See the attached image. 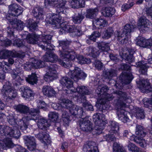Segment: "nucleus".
Wrapping results in <instances>:
<instances>
[{
	"instance_id": "obj_1",
	"label": "nucleus",
	"mask_w": 152,
	"mask_h": 152,
	"mask_svg": "<svg viewBox=\"0 0 152 152\" xmlns=\"http://www.w3.org/2000/svg\"><path fill=\"white\" fill-rule=\"evenodd\" d=\"M115 94L117 95L118 99L115 100L117 109V114L119 120L124 123L128 121L129 119L125 113L124 108L128 107L125 102L130 103L132 102L130 96L125 92L121 91H116Z\"/></svg>"
},
{
	"instance_id": "obj_2",
	"label": "nucleus",
	"mask_w": 152,
	"mask_h": 152,
	"mask_svg": "<svg viewBox=\"0 0 152 152\" xmlns=\"http://www.w3.org/2000/svg\"><path fill=\"white\" fill-rule=\"evenodd\" d=\"M52 36L50 34H42L39 37L38 45L42 49L48 50L43 56L44 61L55 62L58 60V56L53 53L52 50H54V46L51 44Z\"/></svg>"
},
{
	"instance_id": "obj_3",
	"label": "nucleus",
	"mask_w": 152,
	"mask_h": 152,
	"mask_svg": "<svg viewBox=\"0 0 152 152\" xmlns=\"http://www.w3.org/2000/svg\"><path fill=\"white\" fill-rule=\"evenodd\" d=\"M61 16L56 15L49 19L50 23L55 25L56 28H60L59 34H62L66 33H73L75 31L77 27L74 25H69L66 22L61 23Z\"/></svg>"
},
{
	"instance_id": "obj_4",
	"label": "nucleus",
	"mask_w": 152,
	"mask_h": 152,
	"mask_svg": "<svg viewBox=\"0 0 152 152\" xmlns=\"http://www.w3.org/2000/svg\"><path fill=\"white\" fill-rule=\"evenodd\" d=\"M39 113V111L38 109L31 108L29 114L27 116L19 119L18 125L20 129L23 131H26L28 126V121L31 120H36L37 118V114Z\"/></svg>"
},
{
	"instance_id": "obj_5",
	"label": "nucleus",
	"mask_w": 152,
	"mask_h": 152,
	"mask_svg": "<svg viewBox=\"0 0 152 152\" xmlns=\"http://www.w3.org/2000/svg\"><path fill=\"white\" fill-rule=\"evenodd\" d=\"M61 1V2L60 1L59 2L58 0H45V6L49 5L53 7H55L56 12L58 13L52 16L51 18L56 15L61 16L62 14L66 12V10L68 8V6L66 5V1L63 0Z\"/></svg>"
},
{
	"instance_id": "obj_6",
	"label": "nucleus",
	"mask_w": 152,
	"mask_h": 152,
	"mask_svg": "<svg viewBox=\"0 0 152 152\" xmlns=\"http://www.w3.org/2000/svg\"><path fill=\"white\" fill-rule=\"evenodd\" d=\"M1 94L7 102L9 101L10 100L13 99L18 95L17 92L11 86L10 82L7 81L3 85L1 90Z\"/></svg>"
},
{
	"instance_id": "obj_7",
	"label": "nucleus",
	"mask_w": 152,
	"mask_h": 152,
	"mask_svg": "<svg viewBox=\"0 0 152 152\" xmlns=\"http://www.w3.org/2000/svg\"><path fill=\"white\" fill-rule=\"evenodd\" d=\"M135 133L137 135L133 136V140L135 142L138 144L141 147H144L146 143L143 137L147 134L146 129L142 126L137 124L136 126Z\"/></svg>"
},
{
	"instance_id": "obj_8",
	"label": "nucleus",
	"mask_w": 152,
	"mask_h": 152,
	"mask_svg": "<svg viewBox=\"0 0 152 152\" xmlns=\"http://www.w3.org/2000/svg\"><path fill=\"white\" fill-rule=\"evenodd\" d=\"M67 75L76 81L80 79L84 80L87 76L86 74L81 70L80 68L77 67H75L73 70H70Z\"/></svg>"
},
{
	"instance_id": "obj_9",
	"label": "nucleus",
	"mask_w": 152,
	"mask_h": 152,
	"mask_svg": "<svg viewBox=\"0 0 152 152\" xmlns=\"http://www.w3.org/2000/svg\"><path fill=\"white\" fill-rule=\"evenodd\" d=\"M0 148L3 149L14 148L16 152H21L24 148L18 145H15L12 142L11 139L9 138L4 139L2 143H0Z\"/></svg>"
},
{
	"instance_id": "obj_10",
	"label": "nucleus",
	"mask_w": 152,
	"mask_h": 152,
	"mask_svg": "<svg viewBox=\"0 0 152 152\" xmlns=\"http://www.w3.org/2000/svg\"><path fill=\"white\" fill-rule=\"evenodd\" d=\"M101 115L99 113L94 115L93 117V120L96 126L95 130L97 131L96 133L98 134L102 133V131L104 129L106 125L105 121L101 119Z\"/></svg>"
},
{
	"instance_id": "obj_11",
	"label": "nucleus",
	"mask_w": 152,
	"mask_h": 152,
	"mask_svg": "<svg viewBox=\"0 0 152 152\" xmlns=\"http://www.w3.org/2000/svg\"><path fill=\"white\" fill-rule=\"evenodd\" d=\"M131 73L123 72L119 77V79L121 82V85L116 82L114 86L117 88H120L121 87L123 84H127L129 83L133 78Z\"/></svg>"
},
{
	"instance_id": "obj_12",
	"label": "nucleus",
	"mask_w": 152,
	"mask_h": 152,
	"mask_svg": "<svg viewBox=\"0 0 152 152\" xmlns=\"http://www.w3.org/2000/svg\"><path fill=\"white\" fill-rule=\"evenodd\" d=\"M9 14L6 16V18L9 20H11V16H18L22 12V7L16 4H12L9 6Z\"/></svg>"
},
{
	"instance_id": "obj_13",
	"label": "nucleus",
	"mask_w": 152,
	"mask_h": 152,
	"mask_svg": "<svg viewBox=\"0 0 152 152\" xmlns=\"http://www.w3.org/2000/svg\"><path fill=\"white\" fill-rule=\"evenodd\" d=\"M56 65H51L47 67L49 71L45 74L44 77V80L46 82H49L56 78L57 73L56 71L57 68Z\"/></svg>"
},
{
	"instance_id": "obj_14",
	"label": "nucleus",
	"mask_w": 152,
	"mask_h": 152,
	"mask_svg": "<svg viewBox=\"0 0 152 152\" xmlns=\"http://www.w3.org/2000/svg\"><path fill=\"white\" fill-rule=\"evenodd\" d=\"M64 56L61 57L63 59V60L61 59L58 60L59 63L62 66L65 67L68 66L69 64L70 63L69 62L70 60H73L75 58L76 55L75 53L72 50H71L70 52H68L65 54H64Z\"/></svg>"
},
{
	"instance_id": "obj_15",
	"label": "nucleus",
	"mask_w": 152,
	"mask_h": 152,
	"mask_svg": "<svg viewBox=\"0 0 152 152\" xmlns=\"http://www.w3.org/2000/svg\"><path fill=\"white\" fill-rule=\"evenodd\" d=\"M149 22L145 18L141 17L138 21V26L141 33H145L149 29Z\"/></svg>"
},
{
	"instance_id": "obj_16",
	"label": "nucleus",
	"mask_w": 152,
	"mask_h": 152,
	"mask_svg": "<svg viewBox=\"0 0 152 152\" xmlns=\"http://www.w3.org/2000/svg\"><path fill=\"white\" fill-rule=\"evenodd\" d=\"M70 42L68 41H60L59 42V53L61 57L64 56L68 52L71 51L69 46Z\"/></svg>"
},
{
	"instance_id": "obj_17",
	"label": "nucleus",
	"mask_w": 152,
	"mask_h": 152,
	"mask_svg": "<svg viewBox=\"0 0 152 152\" xmlns=\"http://www.w3.org/2000/svg\"><path fill=\"white\" fill-rule=\"evenodd\" d=\"M79 124L80 128L83 131L90 132L93 129L92 124L86 118H82L80 120Z\"/></svg>"
},
{
	"instance_id": "obj_18",
	"label": "nucleus",
	"mask_w": 152,
	"mask_h": 152,
	"mask_svg": "<svg viewBox=\"0 0 152 152\" xmlns=\"http://www.w3.org/2000/svg\"><path fill=\"white\" fill-rule=\"evenodd\" d=\"M20 90L22 94V96L26 99H28L30 97H33L34 96V93L33 91L27 86L21 87Z\"/></svg>"
},
{
	"instance_id": "obj_19",
	"label": "nucleus",
	"mask_w": 152,
	"mask_h": 152,
	"mask_svg": "<svg viewBox=\"0 0 152 152\" xmlns=\"http://www.w3.org/2000/svg\"><path fill=\"white\" fill-rule=\"evenodd\" d=\"M134 51L132 49H129L122 53V56L123 59L127 61L129 63H131L134 61V58L133 56Z\"/></svg>"
},
{
	"instance_id": "obj_20",
	"label": "nucleus",
	"mask_w": 152,
	"mask_h": 152,
	"mask_svg": "<svg viewBox=\"0 0 152 152\" xmlns=\"http://www.w3.org/2000/svg\"><path fill=\"white\" fill-rule=\"evenodd\" d=\"M73 92L77 91L79 94L82 96V98L86 100V97L84 96L85 95H89L91 93V91H89L87 87L85 86H79L77 87L76 89L73 90H71Z\"/></svg>"
},
{
	"instance_id": "obj_21",
	"label": "nucleus",
	"mask_w": 152,
	"mask_h": 152,
	"mask_svg": "<svg viewBox=\"0 0 152 152\" xmlns=\"http://www.w3.org/2000/svg\"><path fill=\"white\" fill-rule=\"evenodd\" d=\"M45 130H42L39 133L35 135V137L40 140H42L44 144H47L46 143H49V135Z\"/></svg>"
},
{
	"instance_id": "obj_22",
	"label": "nucleus",
	"mask_w": 152,
	"mask_h": 152,
	"mask_svg": "<svg viewBox=\"0 0 152 152\" xmlns=\"http://www.w3.org/2000/svg\"><path fill=\"white\" fill-rule=\"evenodd\" d=\"M8 130L7 136L13 137L16 139H18L20 138L21 133L18 128L9 126Z\"/></svg>"
},
{
	"instance_id": "obj_23",
	"label": "nucleus",
	"mask_w": 152,
	"mask_h": 152,
	"mask_svg": "<svg viewBox=\"0 0 152 152\" xmlns=\"http://www.w3.org/2000/svg\"><path fill=\"white\" fill-rule=\"evenodd\" d=\"M83 150L86 152H99L97 146L93 141H90L87 144L84 145Z\"/></svg>"
},
{
	"instance_id": "obj_24",
	"label": "nucleus",
	"mask_w": 152,
	"mask_h": 152,
	"mask_svg": "<svg viewBox=\"0 0 152 152\" xmlns=\"http://www.w3.org/2000/svg\"><path fill=\"white\" fill-rule=\"evenodd\" d=\"M93 29L102 28L105 26L107 22L102 18L94 19L93 20Z\"/></svg>"
},
{
	"instance_id": "obj_25",
	"label": "nucleus",
	"mask_w": 152,
	"mask_h": 152,
	"mask_svg": "<svg viewBox=\"0 0 152 152\" xmlns=\"http://www.w3.org/2000/svg\"><path fill=\"white\" fill-rule=\"evenodd\" d=\"M38 21H35L32 19H30L26 23V26L29 31L31 32L37 30L38 29L37 24L39 23Z\"/></svg>"
},
{
	"instance_id": "obj_26",
	"label": "nucleus",
	"mask_w": 152,
	"mask_h": 152,
	"mask_svg": "<svg viewBox=\"0 0 152 152\" xmlns=\"http://www.w3.org/2000/svg\"><path fill=\"white\" fill-rule=\"evenodd\" d=\"M117 39L119 43L122 44H125L128 42L130 35H129L120 32H117Z\"/></svg>"
},
{
	"instance_id": "obj_27",
	"label": "nucleus",
	"mask_w": 152,
	"mask_h": 152,
	"mask_svg": "<svg viewBox=\"0 0 152 152\" xmlns=\"http://www.w3.org/2000/svg\"><path fill=\"white\" fill-rule=\"evenodd\" d=\"M33 16L37 20H42L43 19V9L39 7H35L32 11Z\"/></svg>"
},
{
	"instance_id": "obj_28",
	"label": "nucleus",
	"mask_w": 152,
	"mask_h": 152,
	"mask_svg": "<svg viewBox=\"0 0 152 152\" xmlns=\"http://www.w3.org/2000/svg\"><path fill=\"white\" fill-rule=\"evenodd\" d=\"M42 91L45 95L48 97L54 96L56 94V92L53 88L49 86H43L42 88Z\"/></svg>"
},
{
	"instance_id": "obj_29",
	"label": "nucleus",
	"mask_w": 152,
	"mask_h": 152,
	"mask_svg": "<svg viewBox=\"0 0 152 152\" xmlns=\"http://www.w3.org/2000/svg\"><path fill=\"white\" fill-rule=\"evenodd\" d=\"M115 11L114 8L107 7L103 9L102 13L105 17H111L114 14Z\"/></svg>"
},
{
	"instance_id": "obj_30",
	"label": "nucleus",
	"mask_w": 152,
	"mask_h": 152,
	"mask_svg": "<svg viewBox=\"0 0 152 152\" xmlns=\"http://www.w3.org/2000/svg\"><path fill=\"white\" fill-rule=\"evenodd\" d=\"M14 108L18 112L23 114H27L28 113V114H29L31 110H29V108L28 107L21 104H19L15 106L14 107Z\"/></svg>"
},
{
	"instance_id": "obj_31",
	"label": "nucleus",
	"mask_w": 152,
	"mask_h": 152,
	"mask_svg": "<svg viewBox=\"0 0 152 152\" xmlns=\"http://www.w3.org/2000/svg\"><path fill=\"white\" fill-rule=\"evenodd\" d=\"M60 82L64 87L68 88H71L73 86V82L69 78L67 77H62Z\"/></svg>"
},
{
	"instance_id": "obj_32",
	"label": "nucleus",
	"mask_w": 152,
	"mask_h": 152,
	"mask_svg": "<svg viewBox=\"0 0 152 152\" xmlns=\"http://www.w3.org/2000/svg\"><path fill=\"white\" fill-rule=\"evenodd\" d=\"M37 125L39 129L45 130H46L50 126L48 123V120L44 118H42L38 120Z\"/></svg>"
},
{
	"instance_id": "obj_33",
	"label": "nucleus",
	"mask_w": 152,
	"mask_h": 152,
	"mask_svg": "<svg viewBox=\"0 0 152 152\" xmlns=\"http://www.w3.org/2000/svg\"><path fill=\"white\" fill-rule=\"evenodd\" d=\"M10 20L11 24L17 30H22L23 29L24 25L23 23L21 20L16 19Z\"/></svg>"
},
{
	"instance_id": "obj_34",
	"label": "nucleus",
	"mask_w": 152,
	"mask_h": 152,
	"mask_svg": "<svg viewBox=\"0 0 152 152\" xmlns=\"http://www.w3.org/2000/svg\"><path fill=\"white\" fill-rule=\"evenodd\" d=\"M39 36L35 34H29L26 37L27 42L30 44H37L38 45L39 43L38 41Z\"/></svg>"
},
{
	"instance_id": "obj_35",
	"label": "nucleus",
	"mask_w": 152,
	"mask_h": 152,
	"mask_svg": "<svg viewBox=\"0 0 152 152\" xmlns=\"http://www.w3.org/2000/svg\"><path fill=\"white\" fill-rule=\"evenodd\" d=\"M70 5L73 8H79L84 7L85 0H72L70 3Z\"/></svg>"
},
{
	"instance_id": "obj_36",
	"label": "nucleus",
	"mask_w": 152,
	"mask_h": 152,
	"mask_svg": "<svg viewBox=\"0 0 152 152\" xmlns=\"http://www.w3.org/2000/svg\"><path fill=\"white\" fill-rule=\"evenodd\" d=\"M98 12V10L97 8L88 9L87 10L86 17L90 19L94 18L96 16Z\"/></svg>"
},
{
	"instance_id": "obj_37",
	"label": "nucleus",
	"mask_w": 152,
	"mask_h": 152,
	"mask_svg": "<svg viewBox=\"0 0 152 152\" xmlns=\"http://www.w3.org/2000/svg\"><path fill=\"white\" fill-rule=\"evenodd\" d=\"M102 98L98 100L99 104H105L107 101L112 100L114 96L112 94H109L106 93L102 97Z\"/></svg>"
},
{
	"instance_id": "obj_38",
	"label": "nucleus",
	"mask_w": 152,
	"mask_h": 152,
	"mask_svg": "<svg viewBox=\"0 0 152 152\" xmlns=\"http://www.w3.org/2000/svg\"><path fill=\"white\" fill-rule=\"evenodd\" d=\"M109 123L111 132L114 133L115 135H118V131L119 129L118 124L115 121H109Z\"/></svg>"
},
{
	"instance_id": "obj_39",
	"label": "nucleus",
	"mask_w": 152,
	"mask_h": 152,
	"mask_svg": "<svg viewBox=\"0 0 152 152\" xmlns=\"http://www.w3.org/2000/svg\"><path fill=\"white\" fill-rule=\"evenodd\" d=\"M108 90L107 86L104 85H101L99 86L96 90V92L98 95H100L102 97L106 93V92Z\"/></svg>"
},
{
	"instance_id": "obj_40",
	"label": "nucleus",
	"mask_w": 152,
	"mask_h": 152,
	"mask_svg": "<svg viewBox=\"0 0 152 152\" xmlns=\"http://www.w3.org/2000/svg\"><path fill=\"white\" fill-rule=\"evenodd\" d=\"M104 76L108 79H111L117 75V70L114 69L108 70L104 72Z\"/></svg>"
},
{
	"instance_id": "obj_41",
	"label": "nucleus",
	"mask_w": 152,
	"mask_h": 152,
	"mask_svg": "<svg viewBox=\"0 0 152 152\" xmlns=\"http://www.w3.org/2000/svg\"><path fill=\"white\" fill-rule=\"evenodd\" d=\"M37 77L35 73H32L31 75H28L26 78V81L31 85L36 84L37 81Z\"/></svg>"
},
{
	"instance_id": "obj_42",
	"label": "nucleus",
	"mask_w": 152,
	"mask_h": 152,
	"mask_svg": "<svg viewBox=\"0 0 152 152\" xmlns=\"http://www.w3.org/2000/svg\"><path fill=\"white\" fill-rule=\"evenodd\" d=\"M135 27L133 25L129 24H127L124 26L123 31L121 32L125 34L130 35L131 32H133Z\"/></svg>"
},
{
	"instance_id": "obj_43",
	"label": "nucleus",
	"mask_w": 152,
	"mask_h": 152,
	"mask_svg": "<svg viewBox=\"0 0 152 152\" xmlns=\"http://www.w3.org/2000/svg\"><path fill=\"white\" fill-rule=\"evenodd\" d=\"M13 52L7 50H3L0 51V58L6 59L9 56H13Z\"/></svg>"
},
{
	"instance_id": "obj_44",
	"label": "nucleus",
	"mask_w": 152,
	"mask_h": 152,
	"mask_svg": "<svg viewBox=\"0 0 152 152\" xmlns=\"http://www.w3.org/2000/svg\"><path fill=\"white\" fill-rule=\"evenodd\" d=\"M20 71L19 69H17L15 72H13L12 74V78L15 79L16 81L18 82L19 84H20V82L23 80L22 79L20 76V73H22L21 70L20 72H18L17 71Z\"/></svg>"
},
{
	"instance_id": "obj_45",
	"label": "nucleus",
	"mask_w": 152,
	"mask_h": 152,
	"mask_svg": "<svg viewBox=\"0 0 152 152\" xmlns=\"http://www.w3.org/2000/svg\"><path fill=\"white\" fill-rule=\"evenodd\" d=\"M62 105L63 107L67 109L70 110L75 105L73 104L72 102L69 99H63L62 100Z\"/></svg>"
},
{
	"instance_id": "obj_46",
	"label": "nucleus",
	"mask_w": 152,
	"mask_h": 152,
	"mask_svg": "<svg viewBox=\"0 0 152 152\" xmlns=\"http://www.w3.org/2000/svg\"><path fill=\"white\" fill-rule=\"evenodd\" d=\"M98 47L99 48L104 51L107 52L110 49V47L108 43L102 42L97 43Z\"/></svg>"
},
{
	"instance_id": "obj_47",
	"label": "nucleus",
	"mask_w": 152,
	"mask_h": 152,
	"mask_svg": "<svg viewBox=\"0 0 152 152\" xmlns=\"http://www.w3.org/2000/svg\"><path fill=\"white\" fill-rule=\"evenodd\" d=\"M31 65L34 68L37 69L45 67V64L44 61L41 60H35L31 63Z\"/></svg>"
},
{
	"instance_id": "obj_48",
	"label": "nucleus",
	"mask_w": 152,
	"mask_h": 152,
	"mask_svg": "<svg viewBox=\"0 0 152 152\" xmlns=\"http://www.w3.org/2000/svg\"><path fill=\"white\" fill-rule=\"evenodd\" d=\"M84 18L82 15L78 13L77 15H75L72 17V20L75 23H80Z\"/></svg>"
},
{
	"instance_id": "obj_49",
	"label": "nucleus",
	"mask_w": 152,
	"mask_h": 152,
	"mask_svg": "<svg viewBox=\"0 0 152 152\" xmlns=\"http://www.w3.org/2000/svg\"><path fill=\"white\" fill-rule=\"evenodd\" d=\"M62 119L65 125H68L70 120L68 113L66 111H63L62 115Z\"/></svg>"
},
{
	"instance_id": "obj_50",
	"label": "nucleus",
	"mask_w": 152,
	"mask_h": 152,
	"mask_svg": "<svg viewBox=\"0 0 152 152\" xmlns=\"http://www.w3.org/2000/svg\"><path fill=\"white\" fill-rule=\"evenodd\" d=\"M48 117L51 121L55 122L58 119V114L56 112H51L49 113Z\"/></svg>"
},
{
	"instance_id": "obj_51",
	"label": "nucleus",
	"mask_w": 152,
	"mask_h": 152,
	"mask_svg": "<svg viewBox=\"0 0 152 152\" xmlns=\"http://www.w3.org/2000/svg\"><path fill=\"white\" fill-rule=\"evenodd\" d=\"M9 126L6 125H0V136H7Z\"/></svg>"
},
{
	"instance_id": "obj_52",
	"label": "nucleus",
	"mask_w": 152,
	"mask_h": 152,
	"mask_svg": "<svg viewBox=\"0 0 152 152\" xmlns=\"http://www.w3.org/2000/svg\"><path fill=\"white\" fill-rule=\"evenodd\" d=\"M114 31L112 28H109L104 31L102 36V38L105 39H108L113 34Z\"/></svg>"
},
{
	"instance_id": "obj_53",
	"label": "nucleus",
	"mask_w": 152,
	"mask_h": 152,
	"mask_svg": "<svg viewBox=\"0 0 152 152\" xmlns=\"http://www.w3.org/2000/svg\"><path fill=\"white\" fill-rule=\"evenodd\" d=\"M89 54L93 57L95 58L99 54V50L95 48L90 47L89 48Z\"/></svg>"
},
{
	"instance_id": "obj_54",
	"label": "nucleus",
	"mask_w": 152,
	"mask_h": 152,
	"mask_svg": "<svg viewBox=\"0 0 152 152\" xmlns=\"http://www.w3.org/2000/svg\"><path fill=\"white\" fill-rule=\"evenodd\" d=\"M137 44L140 47H146V40L144 38L141 37H139L137 38Z\"/></svg>"
},
{
	"instance_id": "obj_55",
	"label": "nucleus",
	"mask_w": 152,
	"mask_h": 152,
	"mask_svg": "<svg viewBox=\"0 0 152 152\" xmlns=\"http://www.w3.org/2000/svg\"><path fill=\"white\" fill-rule=\"evenodd\" d=\"M85 100V102H83V106L86 110L88 111H93L94 110L93 106L90 102L86 101V100L84 99Z\"/></svg>"
},
{
	"instance_id": "obj_56",
	"label": "nucleus",
	"mask_w": 152,
	"mask_h": 152,
	"mask_svg": "<svg viewBox=\"0 0 152 152\" xmlns=\"http://www.w3.org/2000/svg\"><path fill=\"white\" fill-rule=\"evenodd\" d=\"M135 116L138 119H143L145 117L144 111L143 110L138 108L137 109Z\"/></svg>"
},
{
	"instance_id": "obj_57",
	"label": "nucleus",
	"mask_w": 152,
	"mask_h": 152,
	"mask_svg": "<svg viewBox=\"0 0 152 152\" xmlns=\"http://www.w3.org/2000/svg\"><path fill=\"white\" fill-rule=\"evenodd\" d=\"M101 36L100 33L97 31H94L89 36V39L94 42H95L96 39Z\"/></svg>"
},
{
	"instance_id": "obj_58",
	"label": "nucleus",
	"mask_w": 152,
	"mask_h": 152,
	"mask_svg": "<svg viewBox=\"0 0 152 152\" xmlns=\"http://www.w3.org/2000/svg\"><path fill=\"white\" fill-rule=\"evenodd\" d=\"M116 135L114 133L113 134H110L104 136V137L106 141L108 142H111L114 141L115 140L116 138L115 137Z\"/></svg>"
},
{
	"instance_id": "obj_59",
	"label": "nucleus",
	"mask_w": 152,
	"mask_h": 152,
	"mask_svg": "<svg viewBox=\"0 0 152 152\" xmlns=\"http://www.w3.org/2000/svg\"><path fill=\"white\" fill-rule=\"evenodd\" d=\"M7 121L8 123L11 125H15L17 124L16 120L13 115H10L7 116Z\"/></svg>"
},
{
	"instance_id": "obj_60",
	"label": "nucleus",
	"mask_w": 152,
	"mask_h": 152,
	"mask_svg": "<svg viewBox=\"0 0 152 152\" xmlns=\"http://www.w3.org/2000/svg\"><path fill=\"white\" fill-rule=\"evenodd\" d=\"M143 101L144 106L146 107H152V99H148L147 98H145L143 99Z\"/></svg>"
},
{
	"instance_id": "obj_61",
	"label": "nucleus",
	"mask_w": 152,
	"mask_h": 152,
	"mask_svg": "<svg viewBox=\"0 0 152 152\" xmlns=\"http://www.w3.org/2000/svg\"><path fill=\"white\" fill-rule=\"evenodd\" d=\"M149 68V66L147 64L140 68L139 72L141 74L147 75L148 69Z\"/></svg>"
},
{
	"instance_id": "obj_62",
	"label": "nucleus",
	"mask_w": 152,
	"mask_h": 152,
	"mask_svg": "<svg viewBox=\"0 0 152 152\" xmlns=\"http://www.w3.org/2000/svg\"><path fill=\"white\" fill-rule=\"evenodd\" d=\"M94 64L96 69L99 70H102V69L103 64L100 61L96 60Z\"/></svg>"
},
{
	"instance_id": "obj_63",
	"label": "nucleus",
	"mask_w": 152,
	"mask_h": 152,
	"mask_svg": "<svg viewBox=\"0 0 152 152\" xmlns=\"http://www.w3.org/2000/svg\"><path fill=\"white\" fill-rule=\"evenodd\" d=\"M134 4V2H132L129 4H124L122 6L121 10L123 11L124 12L130 8Z\"/></svg>"
},
{
	"instance_id": "obj_64",
	"label": "nucleus",
	"mask_w": 152,
	"mask_h": 152,
	"mask_svg": "<svg viewBox=\"0 0 152 152\" xmlns=\"http://www.w3.org/2000/svg\"><path fill=\"white\" fill-rule=\"evenodd\" d=\"M28 148L31 151H33L35 150L36 147V144L35 142H33L30 143L25 144Z\"/></svg>"
}]
</instances>
